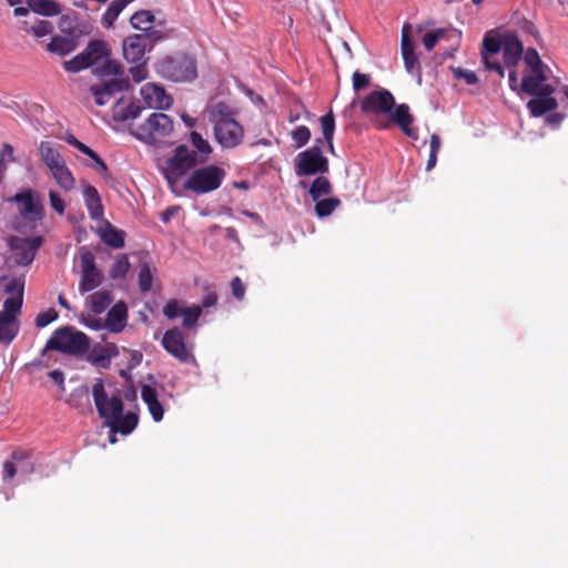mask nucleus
<instances>
[{
    "instance_id": "1",
    "label": "nucleus",
    "mask_w": 568,
    "mask_h": 568,
    "mask_svg": "<svg viewBox=\"0 0 568 568\" xmlns=\"http://www.w3.org/2000/svg\"><path fill=\"white\" fill-rule=\"evenodd\" d=\"M155 68L161 77L174 82H190L197 77L195 59L184 52L165 55Z\"/></svg>"
},
{
    "instance_id": "2",
    "label": "nucleus",
    "mask_w": 568,
    "mask_h": 568,
    "mask_svg": "<svg viewBox=\"0 0 568 568\" xmlns=\"http://www.w3.org/2000/svg\"><path fill=\"white\" fill-rule=\"evenodd\" d=\"M45 349L58 351L71 356H82L90 351V338L74 327L64 326L53 332Z\"/></svg>"
},
{
    "instance_id": "3",
    "label": "nucleus",
    "mask_w": 568,
    "mask_h": 568,
    "mask_svg": "<svg viewBox=\"0 0 568 568\" xmlns=\"http://www.w3.org/2000/svg\"><path fill=\"white\" fill-rule=\"evenodd\" d=\"M225 109V104L219 103L212 112L214 135L223 149H234L242 143L244 129L231 114L224 112Z\"/></svg>"
},
{
    "instance_id": "4",
    "label": "nucleus",
    "mask_w": 568,
    "mask_h": 568,
    "mask_svg": "<svg viewBox=\"0 0 568 568\" xmlns=\"http://www.w3.org/2000/svg\"><path fill=\"white\" fill-rule=\"evenodd\" d=\"M200 164L201 162L195 158V152L190 150L186 145L181 144L175 148L173 155L166 160L162 172L171 190L176 195H180V193L175 191V185L180 179L189 171L196 169Z\"/></svg>"
},
{
    "instance_id": "5",
    "label": "nucleus",
    "mask_w": 568,
    "mask_h": 568,
    "mask_svg": "<svg viewBox=\"0 0 568 568\" xmlns=\"http://www.w3.org/2000/svg\"><path fill=\"white\" fill-rule=\"evenodd\" d=\"M225 174V171L215 164L194 169L185 180L183 189L197 195L213 192L221 186Z\"/></svg>"
},
{
    "instance_id": "6",
    "label": "nucleus",
    "mask_w": 568,
    "mask_h": 568,
    "mask_svg": "<svg viewBox=\"0 0 568 568\" xmlns=\"http://www.w3.org/2000/svg\"><path fill=\"white\" fill-rule=\"evenodd\" d=\"M173 130V121L168 114L154 112L136 128H131V134L138 140L155 144L168 136Z\"/></svg>"
},
{
    "instance_id": "7",
    "label": "nucleus",
    "mask_w": 568,
    "mask_h": 568,
    "mask_svg": "<svg viewBox=\"0 0 568 568\" xmlns=\"http://www.w3.org/2000/svg\"><path fill=\"white\" fill-rule=\"evenodd\" d=\"M323 141L317 139L315 144L296 156L295 172L298 176H310L328 172V160L323 155Z\"/></svg>"
},
{
    "instance_id": "8",
    "label": "nucleus",
    "mask_w": 568,
    "mask_h": 568,
    "mask_svg": "<svg viewBox=\"0 0 568 568\" xmlns=\"http://www.w3.org/2000/svg\"><path fill=\"white\" fill-rule=\"evenodd\" d=\"M111 50L105 41L91 40L82 52L71 60L64 61L63 68L68 72H80L98 63L102 59L109 58Z\"/></svg>"
},
{
    "instance_id": "9",
    "label": "nucleus",
    "mask_w": 568,
    "mask_h": 568,
    "mask_svg": "<svg viewBox=\"0 0 568 568\" xmlns=\"http://www.w3.org/2000/svg\"><path fill=\"white\" fill-rule=\"evenodd\" d=\"M92 396L99 416L104 419V425L123 413L124 406L121 397L115 395L109 397L102 379H98L93 385Z\"/></svg>"
},
{
    "instance_id": "10",
    "label": "nucleus",
    "mask_w": 568,
    "mask_h": 568,
    "mask_svg": "<svg viewBox=\"0 0 568 568\" xmlns=\"http://www.w3.org/2000/svg\"><path fill=\"white\" fill-rule=\"evenodd\" d=\"M524 60L529 68V74H525L520 82V89L525 93H534L537 83L546 82V65L541 61L538 52L534 48L527 49Z\"/></svg>"
},
{
    "instance_id": "11",
    "label": "nucleus",
    "mask_w": 568,
    "mask_h": 568,
    "mask_svg": "<svg viewBox=\"0 0 568 568\" xmlns=\"http://www.w3.org/2000/svg\"><path fill=\"white\" fill-rule=\"evenodd\" d=\"M534 93H528L535 98L529 100L527 109L531 116L539 118L547 112L554 111L558 106V102L551 94L555 92V87L546 82L537 83Z\"/></svg>"
},
{
    "instance_id": "12",
    "label": "nucleus",
    "mask_w": 568,
    "mask_h": 568,
    "mask_svg": "<svg viewBox=\"0 0 568 568\" xmlns=\"http://www.w3.org/2000/svg\"><path fill=\"white\" fill-rule=\"evenodd\" d=\"M42 243L43 240L41 236H11L9 239V246L13 252L16 264L20 266L30 265L33 262L37 251L41 247Z\"/></svg>"
},
{
    "instance_id": "13",
    "label": "nucleus",
    "mask_w": 568,
    "mask_h": 568,
    "mask_svg": "<svg viewBox=\"0 0 568 568\" xmlns=\"http://www.w3.org/2000/svg\"><path fill=\"white\" fill-rule=\"evenodd\" d=\"M163 348L181 363L194 361L191 349L187 347L184 334L178 327L166 331L162 337Z\"/></svg>"
},
{
    "instance_id": "14",
    "label": "nucleus",
    "mask_w": 568,
    "mask_h": 568,
    "mask_svg": "<svg viewBox=\"0 0 568 568\" xmlns=\"http://www.w3.org/2000/svg\"><path fill=\"white\" fill-rule=\"evenodd\" d=\"M504 45V36L496 38L486 33L483 40L481 61L485 68L489 71H495L500 78H504L505 70L501 63L497 60L498 53Z\"/></svg>"
},
{
    "instance_id": "15",
    "label": "nucleus",
    "mask_w": 568,
    "mask_h": 568,
    "mask_svg": "<svg viewBox=\"0 0 568 568\" xmlns=\"http://www.w3.org/2000/svg\"><path fill=\"white\" fill-rule=\"evenodd\" d=\"M394 106V95L386 89H379L371 92L361 103V109L364 113L374 114L388 113Z\"/></svg>"
},
{
    "instance_id": "16",
    "label": "nucleus",
    "mask_w": 568,
    "mask_h": 568,
    "mask_svg": "<svg viewBox=\"0 0 568 568\" xmlns=\"http://www.w3.org/2000/svg\"><path fill=\"white\" fill-rule=\"evenodd\" d=\"M140 93L145 104L151 109H169L173 103L171 95L155 83H145L142 85Z\"/></svg>"
},
{
    "instance_id": "17",
    "label": "nucleus",
    "mask_w": 568,
    "mask_h": 568,
    "mask_svg": "<svg viewBox=\"0 0 568 568\" xmlns=\"http://www.w3.org/2000/svg\"><path fill=\"white\" fill-rule=\"evenodd\" d=\"M27 450H14L9 460L3 463L2 479L11 480L19 471L31 473L33 465Z\"/></svg>"
},
{
    "instance_id": "18",
    "label": "nucleus",
    "mask_w": 568,
    "mask_h": 568,
    "mask_svg": "<svg viewBox=\"0 0 568 568\" xmlns=\"http://www.w3.org/2000/svg\"><path fill=\"white\" fill-rule=\"evenodd\" d=\"M150 38L146 34H133L123 41V57L130 63H140L145 54Z\"/></svg>"
},
{
    "instance_id": "19",
    "label": "nucleus",
    "mask_w": 568,
    "mask_h": 568,
    "mask_svg": "<svg viewBox=\"0 0 568 568\" xmlns=\"http://www.w3.org/2000/svg\"><path fill=\"white\" fill-rule=\"evenodd\" d=\"M501 51L505 65L508 69H513L520 61L524 53V47L515 33H506L504 34V45Z\"/></svg>"
},
{
    "instance_id": "20",
    "label": "nucleus",
    "mask_w": 568,
    "mask_h": 568,
    "mask_svg": "<svg viewBox=\"0 0 568 568\" xmlns=\"http://www.w3.org/2000/svg\"><path fill=\"white\" fill-rule=\"evenodd\" d=\"M13 201L23 205L20 211L23 217L32 221L42 219L43 206L39 200H34L31 190L17 193Z\"/></svg>"
},
{
    "instance_id": "21",
    "label": "nucleus",
    "mask_w": 568,
    "mask_h": 568,
    "mask_svg": "<svg viewBox=\"0 0 568 568\" xmlns=\"http://www.w3.org/2000/svg\"><path fill=\"white\" fill-rule=\"evenodd\" d=\"M60 30L63 34L80 39L92 31V26L84 20H79L75 16L64 14L60 19Z\"/></svg>"
},
{
    "instance_id": "22",
    "label": "nucleus",
    "mask_w": 568,
    "mask_h": 568,
    "mask_svg": "<svg viewBox=\"0 0 568 568\" xmlns=\"http://www.w3.org/2000/svg\"><path fill=\"white\" fill-rule=\"evenodd\" d=\"M412 27L405 23L402 29L400 51L404 60V65L407 72H413L416 67H419L418 58L415 53L413 40L410 38Z\"/></svg>"
},
{
    "instance_id": "23",
    "label": "nucleus",
    "mask_w": 568,
    "mask_h": 568,
    "mask_svg": "<svg viewBox=\"0 0 568 568\" xmlns=\"http://www.w3.org/2000/svg\"><path fill=\"white\" fill-rule=\"evenodd\" d=\"M119 355L115 344L95 345L87 356V359L94 366L108 368L111 359Z\"/></svg>"
},
{
    "instance_id": "24",
    "label": "nucleus",
    "mask_w": 568,
    "mask_h": 568,
    "mask_svg": "<svg viewBox=\"0 0 568 568\" xmlns=\"http://www.w3.org/2000/svg\"><path fill=\"white\" fill-rule=\"evenodd\" d=\"M128 321V306L124 302L115 303L108 312L105 328L111 333H120L124 329Z\"/></svg>"
},
{
    "instance_id": "25",
    "label": "nucleus",
    "mask_w": 568,
    "mask_h": 568,
    "mask_svg": "<svg viewBox=\"0 0 568 568\" xmlns=\"http://www.w3.org/2000/svg\"><path fill=\"white\" fill-rule=\"evenodd\" d=\"M83 199L90 217L100 221L103 217L104 209L98 190L90 184H84Z\"/></svg>"
},
{
    "instance_id": "26",
    "label": "nucleus",
    "mask_w": 568,
    "mask_h": 568,
    "mask_svg": "<svg viewBox=\"0 0 568 568\" xmlns=\"http://www.w3.org/2000/svg\"><path fill=\"white\" fill-rule=\"evenodd\" d=\"M392 120L398 125L403 133L414 140L418 139L417 130L412 126L414 116L409 113V106L405 103L396 106L392 113Z\"/></svg>"
},
{
    "instance_id": "27",
    "label": "nucleus",
    "mask_w": 568,
    "mask_h": 568,
    "mask_svg": "<svg viewBox=\"0 0 568 568\" xmlns=\"http://www.w3.org/2000/svg\"><path fill=\"white\" fill-rule=\"evenodd\" d=\"M138 422V415L133 412H128L125 415L122 413L105 426L110 428L112 434L120 433L122 435H129L135 429Z\"/></svg>"
},
{
    "instance_id": "28",
    "label": "nucleus",
    "mask_w": 568,
    "mask_h": 568,
    "mask_svg": "<svg viewBox=\"0 0 568 568\" xmlns=\"http://www.w3.org/2000/svg\"><path fill=\"white\" fill-rule=\"evenodd\" d=\"M79 40L69 36H54L47 45V50L59 55H65L74 51Z\"/></svg>"
},
{
    "instance_id": "29",
    "label": "nucleus",
    "mask_w": 568,
    "mask_h": 568,
    "mask_svg": "<svg viewBox=\"0 0 568 568\" xmlns=\"http://www.w3.org/2000/svg\"><path fill=\"white\" fill-rule=\"evenodd\" d=\"M190 142L192 146L195 149V158H197L201 164H204L209 160V156L213 151L209 141L203 139V136L199 132L192 131L190 133Z\"/></svg>"
},
{
    "instance_id": "30",
    "label": "nucleus",
    "mask_w": 568,
    "mask_h": 568,
    "mask_svg": "<svg viewBox=\"0 0 568 568\" xmlns=\"http://www.w3.org/2000/svg\"><path fill=\"white\" fill-rule=\"evenodd\" d=\"M39 153L42 161L50 170L65 162L60 152L55 150L50 142H41L39 145Z\"/></svg>"
},
{
    "instance_id": "31",
    "label": "nucleus",
    "mask_w": 568,
    "mask_h": 568,
    "mask_svg": "<svg viewBox=\"0 0 568 568\" xmlns=\"http://www.w3.org/2000/svg\"><path fill=\"white\" fill-rule=\"evenodd\" d=\"M29 8L38 14L53 17L61 12L60 4L54 0H28Z\"/></svg>"
},
{
    "instance_id": "32",
    "label": "nucleus",
    "mask_w": 568,
    "mask_h": 568,
    "mask_svg": "<svg viewBox=\"0 0 568 568\" xmlns=\"http://www.w3.org/2000/svg\"><path fill=\"white\" fill-rule=\"evenodd\" d=\"M55 182L65 191H71L75 186V179L65 162L50 170Z\"/></svg>"
},
{
    "instance_id": "33",
    "label": "nucleus",
    "mask_w": 568,
    "mask_h": 568,
    "mask_svg": "<svg viewBox=\"0 0 568 568\" xmlns=\"http://www.w3.org/2000/svg\"><path fill=\"white\" fill-rule=\"evenodd\" d=\"M102 281H103V274L99 268L94 270V271L81 272L79 291L82 294H84L87 292H91L94 288H97L98 286H100Z\"/></svg>"
},
{
    "instance_id": "34",
    "label": "nucleus",
    "mask_w": 568,
    "mask_h": 568,
    "mask_svg": "<svg viewBox=\"0 0 568 568\" xmlns=\"http://www.w3.org/2000/svg\"><path fill=\"white\" fill-rule=\"evenodd\" d=\"M19 332L17 320L0 315V342L10 344Z\"/></svg>"
},
{
    "instance_id": "35",
    "label": "nucleus",
    "mask_w": 568,
    "mask_h": 568,
    "mask_svg": "<svg viewBox=\"0 0 568 568\" xmlns=\"http://www.w3.org/2000/svg\"><path fill=\"white\" fill-rule=\"evenodd\" d=\"M90 310L93 314H102L112 303V295L109 291H98L90 296Z\"/></svg>"
},
{
    "instance_id": "36",
    "label": "nucleus",
    "mask_w": 568,
    "mask_h": 568,
    "mask_svg": "<svg viewBox=\"0 0 568 568\" xmlns=\"http://www.w3.org/2000/svg\"><path fill=\"white\" fill-rule=\"evenodd\" d=\"M315 202V214L320 219L327 217L332 215V213L341 206L342 202L338 197H326V199H318Z\"/></svg>"
},
{
    "instance_id": "37",
    "label": "nucleus",
    "mask_w": 568,
    "mask_h": 568,
    "mask_svg": "<svg viewBox=\"0 0 568 568\" xmlns=\"http://www.w3.org/2000/svg\"><path fill=\"white\" fill-rule=\"evenodd\" d=\"M310 195L313 201H317L324 195H329L333 192V185L325 176L316 178L310 186Z\"/></svg>"
},
{
    "instance_id": "38",
    "label": "nucleus",
    "mask_w": 568,
    "mask_h": 568,
    "mask_svg": "<svg viewBox=\"0 0 568 568\" xmlns=\"http://www.w3.org/2000/svg\"><path fill=\"white\" fill-rule=\"evenodd\" d=\"M320 122L323 132L322 141H325L329 148V151L334 152L333 138L335 132V118L333 112L329 111L325 115L321 116Z\"/></svg>"
},
{
    "instance_id": "39",
    "label": "nucleus",
    "mask_w": 568,
    "mask_h": 568,
    "mask_svg": "<svg viewBox=\"0 0 568 568\" xmlns=\"http://www.w3.org/2000/svg\"><path fill=\"white\" fill-rule=\"evenodd\" d=\"M131 0H114L109 8L106 9L105 13L102 17V24L105 28H111L115 20L118 19L119 14L122 12V10L126 7V4Z\"/></svg>"
},
{
    "instance_id": "40",
    "label": "nucleus",
    "mask_w": 568,
    "mask_h": 568,
    "mask_svg": "<svg viewBox=\"0 0 568 568\" xmlns=\"http://www.w3.org/2000/svg\"><path fill=\"white\" fill-rule=\"evenodd\" d=\"M155 268L151 267L148 261L141 260L140 272H139V288L141 292L146 293L152 288L153 273Z\"/></svg>"
},
{
    "instance_id": "41",
    "label": "nucleus",
    "mask_w": 568,
    "mask_h": 568,
    "mask_svg": "<svg viewBox=\"0 0 568 568\" xmlns=\"http://www.w3.org/2000/svg\"><path fill=\"white\" fill-rule=\"evenodd\" d=\"M103 242L112 248H121L124 246L125 233L121 230L114 229L111 224L102 233Z\"/></svg>"
},
{
    "instance_id": "42",
    "label": "nucleus",
    "mask_w": 568,
    "mask_h": 568,
    "mask_svg": "<svg viewBox=\"0 0 568 568\" xmlns=\"http://www.w3.org/2000/svg\"><path fill=\"white\" fill-rule=\"evenodd\" d=\"M22 303L23 298L21 296H11L6 298L0 315L9 316L10 318L17 320V315L21 311Z\"/></svg>"
},
{
    "instance_id": "43",
    "label": "nucleus",
    "mask_w": 568,
    "mask_h": 568,
    "mask_svg": "<svg viewBox=\"0 0 568 568\" xmlns=\"http://www.w3.org/2000/svg\"><path fill=\"white\" fill-rule=\"evenodd\" d=\"M100 87L105 92L108 98H111L118 92L128 90L130 83L126 79H111L100 84Z\"/></svg>"
},
{
    "instance_id": "44",
    "label": "nucleus",
    "mask_w": 568,
    "mask_h": 568,
    "mask_svg": "<svg viewBox=\"0 0 568 568\" xmlns=\"http://www.w3.org/2000/svg\"><path fill=\"white\" fill-rule=\"evenodd\" d=\"M130 263L125 254L118 256L110 268V277L113 280L124 277L129 272Z\"/></svg>"
},
{
    "instance_id": "45",
    "label": "nucleus",
    "mask_w": 568,
    "mask_h": 568,
    "mask_svg": "<svg viewBox=\"0 0 568 568\" xmlns=\"http://www.w3.org/2000/svg\"><path fill=\"white\" fill-rule=\"evenodd\" d=\"M202 314V306H191L184 307L182 312V325L185 328H192L196 325L200 316Z\"/></svg>"
},
{
    "instance_id": "46",
    "label": "nucleus",
    "mask_w": 568,
    "mask_h": 568,
    "mask_svg": "<svg viewBox=\"0 0 568 568\" xmlns=\"http://www.w3.org/2000/svg\"><path fill=\"white\" fill-rule=\"evenodd\" d=\"M153 22L150 11H139L131 17V24L135 29L148 30Z\"/></svg>"
},
{
    "instance_id": "47",
    "label": "nucleus",
    "mask_w": 568,
    "mask_h": 568,
    "mask_svg": "<svg viewBox=\"0 0 568 568\" xmlns=\"http://www.w3.org/2000/svg\"><path fill=\"white\" fill-rule=\"evenodd\" d=\"M291 135L296 148H302L308 143L311 131L306 125H300L292 131Z\"/></svg>"
},
{
    "instance_id": "48",
    "label": "nucleus",
    "mask_w": 568,
    "mask_h": 568,
    "mask_svg": "<svg viewBox=\"0 0 568 568\" xmlns=\"http://www.w3.org/2000/svg\"><path fill=\"white\" fill-rule=\"evenodd\" d=\"M27 30L32 32L34 37L41 38L52 33L53 26L48 20H37L36 23L32 24L30 29Z\"/></svg>"
},
{
    "instance_id": "49",
    "label": "nucleus",
    "mask_w": 568,
    "mask_h": 568,
    "mask_svg": "<svg viewBox=\"0 0 568 568\" xmlns=\"http://www.w3.org/2000/svg\"><path fill=\"white\" fill-rule=\"evenodd\" d=\"M80 264L81 272L98 270L94 254L84 247L80 251Z\"/></svg>"
},
{
    "instance_id": "50",
    "label": "nucleus",
    "mask_w": 568,
    "mask_h": 568,
    "mask_svg": "<svg viewBox=\"0 0 568 568\" xmlns=\"http://www.w3.org/2000/svg\"><path fill=\"white\" fill-rule=\"evenodd\" d=\"M444 29H437L435 31H430L424 34L422 42L427 51H432L437 42L444 38L445 34Z\"/></svg>"
},
{
    "instance_id": "51",
    "label": "nucleus",
    "mask_w": 568,
    "mask_h": 568,
    "mask_svg": "<svg viewBox=\"0 0 568 568\" xmlns=\"http://www.w3.org/2000/svg\"><path fill=\"white\" fill-rule=\"evenodd\" d=\"M100 75H121L123 74L122 65L115 60H105L99 70Z\"/></svg>"
},
{
    "instance_id": "52",
    "label": "nucleus",
    "mask_w": 568,
    "mask_h": 568,
    "mask_svg": "<svg viewBox=\"0 0 568 568\" xmlns=\"http://www.w3.org/2000/svg\"><path fill=\"white\" fill-rule=\"evenodd\" d=\"M183 308L178 300H170L163 307V314L169 320H174L182 315Z\"/></svg>"
},
{
    "instance_id": "53",
    "label": "nucleus",
    "mask_w": 568,
    "mask_h": 568,
    "mask_svg": "<svg viewBox=\"0 0 568 568\" xmlns=\"http://www.w3.org/2000/svg\"><path fill=\"white\" fill-rule=\"evenodd\" d=\"M58 317L55 310L50 308L45 312L39 313L36 317V325L38 327H45Z\"/></svg>"
},
{
    "instance_id": "54",
    "label": "nucleus",
    "mask_w": 568,
    "mask_h": 568,
    "mask_svg": "<svg viewBox=\"0 0 568 568\" xmlns=\"http://www.w3.org/2000/svg\"><path fill=\"white\" fill-rule=\"evenodd\" d=\"M24 282L20 278H11L6 285V293L12 294V296H21L23 298Z\"/></svg>"
},
{
    "instance_id": "55",
    "label": "nucleus",
    "mask_w": 568,
    "mask_h": 568,
    "mask_svg": "<svg viewBox=\"0 0 568 568\" xmlns=\"http://www.w3.org/2000/svg\"><path fill=\"white\" fill-rule=\"evenodd\" d=\"M371 78L368 74L355 71L353 73V88L356 92L367 88L369 85Z\"/></svg>"
},
{
    "instance_id": "56",
    "label": "nucleus",
    "mask_w": 568,
    "mask_h": 568,
    "mask_svg": "<svg viewBox=\"0 0 568 568\" xmlns=\"http://www.w3.org/2000/svg\"><path fill=\"white\" fill-rule=\"evenodd\" d=\"M456 79H463L467 84H476L478 79L475 72L462 68L453 69Z\"/></svg>"
},
{
    "instance_id": "57",
    "label": "nucleus",
    "mask_w": 568,
    "mask_h": 568,
    "mask_svg": "<svg viewBox=\"0 0 568 568\" xmlns=\"http://www.w3.org/2000/svg\"><path fill=\"white\" fill-rule=\"evenodd\" d=\"M49 200L51 207L60 215L65 211V204L62 197L54 191L49 192Z\"/></svg>"
},
{
    "instance_id": "58",
    "label": "nucleus",
    "mask_w": 568,
    "mask_h": 568,
    "mask_svg": "<svg viewBox=\"0 0 568 568\" xmlns=\"http://www.w3.org/2000/svg\"><path fill=\"white\" fill-rule=\"evenodd\" d=\"M64 140L68 144L72 145L73 148L79 150L81 153H83L85 155L93 154V150L91 148H89L88 145H85L84 143H82L81 141H79L73 134L67 135Z\"/></svg>"
},
{
    "instance_id": "59",
    "label": "nucleus",
    "mask_w": 568,
    "mask_h": 568,
    "mask_svg": "<svg viewBox=\"0 0 568 568\" xmlns=\"http://www.w3.org/2000/svg\"><path fill=\"white\" fill-rule=\"evenodd\" d=\"M231 290H232L233 296L237 301H242L244 298L245 285H244V283L242 282V280L239 276H236V277H234L232 280V282H231Z\"/></svg>"
},
{
    "instance_id": "60",
    "label": "nucleus",
    "mask_w": 568,
    "mask_h": 568,
    "mask_svg": "<svg viewBox=\"0 0 568 568\" xmlns=\"http://www.w3.org/2000/svg\"><path fill=\"white\" fill-rule=\"evenodd\" d=\"M141 397L146 405L149 403L155 402L158 400L156 389L151 385H143L141 388Z\"/></svg>"
},
{
    "instance_id": "61",
    "label": "nucleus",
    "mask_w": 568,
    "mask_h": 568,
    "mask_svg": "<svg viewBox=\"0 0 568 568\" xmlns=\"http://www.w3.org/2000/svg\"><path fill=\"white\" fill-rule=\"evenodd\" d=\"M141 112H142V106H140L135 103H131L124 109L122 119L123 120H134L140 116Z\"/></svg>"
},
{
    "instance_id": "62",
    "label": "nucleus",
    "mask_w": 568,
    "mask_h": 568,
    "mask_svg": "<svg viewBox=\"0 0 568 568\" xmlns=\"http://www.w3.org/2000/svg\"><path fill=\"white\" fill-rule=\"evenodd\" d=\"M148 408L155 422H160L163 418L164 409L162 404L158 400L149 403Z\"/></svg>"
},
{
    "instance_id": "63",
    "label": "nucleus",
    "mask_w": 568,
    "mask_h": 568,
    "mask_svg": "<svg viewBox=\"0 0 568 568\" xmlns=\"http://www.w3.org/2000/svg\"><path fill=\"white\" fill-rule=\"evenodd\" d=\"M91 93L94 97L95 103L98 105H104L109 102L110 98L105 94V92L101 89L100 85H92L90 88Z\"/></svg>"
},
{
    "instance_id": "64",
    "label": "nucleus",
    "mask_w": 568,
    "mask_h": 568,
    "mask_svg": "<svg viewBox=\"0 0 568 568\" xmlns=\"http://www.w3.org/2000/svg\"><path fill=\"white\" fill-rule=\"evenodd\" d=\"M90 159H92L94 161V166L93 169L99 173L101 174L102 176H105L106 173H108V166L105 164V162L99 156V154L97 152L93 151V154L91 155H88Z\"/></svg>"
}]
</instances>
